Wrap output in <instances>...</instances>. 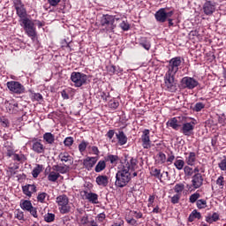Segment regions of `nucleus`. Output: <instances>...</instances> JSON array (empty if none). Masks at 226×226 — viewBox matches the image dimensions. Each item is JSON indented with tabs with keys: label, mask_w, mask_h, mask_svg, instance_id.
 Wrapping results in <instances>:
<instances>
[{
	"label": "nucleus",
	"mask_w": 226,
	"mask_h": 226,
	"mask_svg": "<svg viewBox=\"0 0 226 226\" xmlns=\"http://www.w3.org/2000/svg\"><path fill=\"white\" fill-rule=\"evenodd\" d=\"M135 169H137V159L131 158L130 161H125L123 168L116 174V186L124 188L132 180V171Z\"/></svg>",
	"instance_id": "f257e3e1"
},
{
	"label": "nucleus",
	"mask_w": 226,
	"mask_h": 226,
	"mask_svg": "<svg viewBox=\"0 0 226 226\" xmlns=\"http://www.w3.org/2000/svg\"><path fill=\"white\" fill-rule=\"evenodd\" d=\"M119 22H121L120 18L109 14H103L102 17H101L100 21L103 31H106V33H112V31H114V28L117 26V24H119Z\"/></svg>",
	"instance_id": "f03ea898"
},
{
	"label": "nucleus",
	"mask_w": 226,
	"mask_h": 226,
	"mask_svg": "<svg viewBox=\"0 0 226 226\" xmlns=\"http://www.w3.org/2000/svg\"><path fill=\"white\" fill-rule=\"evenodd\" d=\"M56 202L58 206V209L61 215H68L72 211V207L70 206V199L66 194H62L56 197Z\"/></svg>",
	"instance_id": "7ed1b4c3"
},
{
	"label": "nucleus",
	"mask_w": 226,
	"mask_h": 226,
	"mask_svg": "<svg viewBox=\"0 0 226 226\" xmlns=\"http://www.w3.org/2000/svg\"><path fill=\"white\" fill-rule=\"evenodd\" d=\"M22 26L25 29V33L31 38L33 41L36 40L37 33H36V27H34V22L33 20L25 18L21 19Z\"/></svg>",
	"instance_id": "20e7f679"
},
{
	"label": "nucleus",
	"mask_w": 226,
	"mask_h": 226,
	"mask_svg": "<svg viewBox=\"0 0 226 226\" xmlns=\"http://www.w3.org/2000/svg\"><path fill=\"white\" fill-rule=\"evenodd\" d=\"M176 74H170L169 72H166L164 76L165 87L170 93H176V91H177V82H176V79L174 78Z\"/></svg>",
	"instance_id": "39448f33"
},
{
	"label": "nucleus",
	"mask_w": 226,
	"mask_h": 226,
	"mask_svg": "<svg viewBox=\"0 0 226 226\" xmlns=\"http://www.w3.org/2000/svg\"><path fill=\"white\" fill-rule=\"evenodd\" d=\"M71 80L73 82L75 87H82L87 82V75L82 72H73L71 74Z\"/></svg>",
	"instance_id": "423d86ee"
},
{
	"label": "nucleus",
	"mask_w": 226,
	"mask_h": 226,
	"mask_svg": "<svg viewBox=\"0 0 226 226\" xmlns=\"http://www.w3.org/2000/svg\"><path fill=\"white\" fill-rule=\"evenodd\" d=\"M6 86L9 91L14 94H24L26 93V87L19 81H9Z\"/></svg>",
	"instance_id": "0eeeda50"
},
{
	"label": "nucleus",
	"mask_w": 226,
	"mask_h": 226,
	"mask_svg": "<svg viewBox=\"0 0 226 226\" xmlns=\"http://www.w3.org/2000/svg\"><path fill=\"white\" fill-rule=\"evenodd\" d=\"M181 56L173 57L169 61V64L167 66L168 71L167 73H170L172 75H176L177 72H179V66H181Z\"/></svg>",
	"instance_id": "6e6552de"
},
{
	"label": "nucleus",
	"mask_w": 226,
	"mask_h": 226,
	"mask_svg": "<svg viewBox=\"0 0 226 226\" xmlns=\"http://www.w3.org/2000/svg\"><path fill=\"white\" fill-rule=\"evenodd\" d=\"M182 89H195L199 86V81L192 77L185 76L180 81Z\"/></svg>",
	"instance_id": "1a4fd4ad"
},
{
	"label": "nucleus",
	"mask_w": 226,
	"mask_h": 226,
	"mask_svg": "<svg viewBox=\"0 0 226 226\" xmlns=\"http://www.w3.org/2000/svg\"><path fill=\"white\" fill-rule=\"evenodd\" d=\"M172 15H174L173 11L167 12L165 11V8H161L159 11L155 12L154 17L157 22H161L162 24H163V22H167V19H170Z\"/></svg>",
	"instance_id": "9d476101"
},
{
	"label": "nucleus",
	"mask_w": 226,
	"mask_h": 226,
	"mask_svg": "<svg viewBox=\"0 0 226 226\" xmlns=\"http://www.w3.org/2000/svg\"><path fill=\"white\" fill-rule=\"evenodd\" d=\"M195 124H197V120L192 119L191 122H186L182 124L181 132L186 137H190L195 130Z\"/></svg>",
	"instance_id": "9b49d317"
},
{
	"label": "nucleus",
	"mask_w": 226,
	"mask_h": 226,
	"mask_svg": "<svg viewBox=\"0 0 226 226\" xmlns=\"http://www.w3.org/2000/svg\"><path fill=\"white\" fill-rule=\"evenodd\" d=\"M149 129H145L142 132L141 142L144 149H151V139L149 138Z\"/></svg>",
	"instance_id": "f8f14e48"
},
{
	"label": "nucleus",
	"mask_w": 226,
	"mask_h": 226,
	"mask_svg": "<svg viewBox=\"0 0 226 226\" xmlns=\"http://www.w3.org/2000/svg\"><path fill=\"white\" fill-rule=\"evenodd\" d=\"M32 150L37 154H42L45 153V146L41 144V139L32 140Z\"/></svg>",
	"instance_id": "ddd939ff"
},
{
	"label": "nucleus",
	"mask_w": 226,
	"mask_h": 226,
	"mask_svg": "<svg viewBox=\"0 0 226 226\" xmlns=\"http://www.w3.org/2000/svg\"><path fill=\"white\" fill-rule=\"evenodd\" d=\"M203 184H204V177H202V174L198 173V174H195V175L192 177V186L195 190L200 188V186H202Z\"/></svg>",
	"instance_id": "4468645a"
},
{
	"label": "nucleus",
	"mask_w": 226,
	"mask_h": 226,
	"mask_svg": "<svg viewBox=\"0 0 226 226\" xmlns=\"http://www.w3.org/2000/svg\"><path fill=\"white\" fill-rule=\"evenodd\" d=\"M215 10L216 7L215 5V3L211 1H207L203 5V11L205 15H211L212 13H215Z\"/></svg>",
	"instance_id": "2eb2a0df"
},
{
	"label": "nucleus",
	"mask_w": 226,
	"mask_h": 226,
	"mask_svg": "<svg viewBox=\"0 0 226 226\" xmlns=\"http://www.w3.org/2000/svg\"><path fill=\"white\" fill-rule=\"evenodd\" d=\"M98 159H96L95 157H87L83 161V166L85 167V169H87V170H91V169H93L94 165H96Z\"/></svg>",
	"instance_id": "dca6fc26"
},
{
	"label": "nucleus",
	"mask_w": 226,
	"mask_h": 226,
	"mask_svg": "<svg viewBox=\"0 0 226 226\" xmlns=\"http://www.w3.org/2000/svg\"><path fill=\"white\" fill-rule=\"evenodd\" d=\"M58 158L67 165H73V157L68 152H62L59 154Z\"/></svg>",
	"instance_id": "f3484780"
},
{
	"label": "nucleus",
	"mask_w": 226,
	"mask_h": 226,
	"mask_svg": "<svg viewBox=\"0 0 226 226\" xmlns=\"http://www.w3.org/2000/svg\"><path fill=\"white\" fill-rule=\"evenodd\" d=\"M83 197L92 204H98V194L94 192H87V191H84Z\"/></svg>",
	"instance_id": "a211bd4d"
},
{
	"label": "nucleus",
	"mask_w": 226,
	"mask_h": 226,
	"mask_svg": "<svg viewBox=\"0 0 226 226\" xmlns=\"http://www.w3.org/2000/svg\"><path fill=\"white\" fill-rule=\"evenodd\" d=\"M24 195L26 197H32L33 193H36V185H26L22 187Z\"/></svg>",
	"instance_id": "6ab92c4d"
},
{
	"label": "nucleus",
	"mask_w": 226,
	"mask_h": 226,
	"mask_svg": "<svg viewBox=\"0 0 226 226\" xmlns=\"http://www.w3.org/2000/svg\"><path fill=\"white\" fill-rule=\"evenodd\" d=\"M95 181L98 185V186H102L105 188V186L109 185V177L105 175H100L95 178Z\"/></svg>",
	"instance_id": "aec40b11"
},
{
	"label": "nucleus",
	"mask_w": 226,
	"mask_h": 226,
	"mask_svg": "<svg viewBox=\"0 0 226 226\" xmlns=\"http://www.w3.org/2000/svg\"><path fill=\"white\" fill-rule=\"evenodd\" d=\"M197 162V154L195 152H190L188 154V156L185 157V162L190 167H193L195 165V162Z\"/></svg>",
	"instance_id": "412c9836"
},
{
	"label": "nucleus",
	"mask_w": 226,
	"mask_h": 226,
	"mask_svg": "<svg viewBox=\"0 0 226 226\" xmlns=\"http://www.w3.org/2000/svg\"><path fill=\"white\" fill-rule=\"evenodd\" d=\"M151 176H154V177H156V179H159L162 183V177H163V174H165V176H169V173L167 171H163V173H162V170L159 169H152L151 172H150Z\"/></svg>",
	"instance_id": "4be33fe9"
},
{
	"label": "nucleus",
	"mask_w": 226,
	"mask_h": 226,
	"mask_svg": "<svg viewBox=\"0 0 226 226\" xmlns=\"http://www.w3.org/2000/svg\"><path fill=\"white\" fill-rule=\"evenodd\" d=\"M116 137L118 140L119 146H124L126 142H128V137H126V134L123 131L118 132V133L116 134Z\"/></svg>",
	"instance_id": "5701e85b"
},
{
	"label": "nucleus",
	"mask_w": 226,
	"mask_h": 226,
	"mask_svg": "<svg viewBox=\"0 0 226 226\" xmlns=\"http://www.w3.org/2000/svg\"><path fill=\"white\" fill-rule=\"evenodd\" d=\"M43 140L46 142V144H54L56 142V136L52 134L51 132H46L42 136Z\"/></svg>",
	"instance_id": "b1692460"
},
{
	"label": "nucleus",
	"mask_w": 226,
	"mask_h": 226,
	"mask_svg": "<svg viewBox=\"0 0 226 226\" xmlns=\"http://www.w3.org/2000/svg\"><path fill=\"white\" fill-rule=\"evenodd\" d=\"M68 169L69 167L67 165L61 166L56 164L52 166V170L58 174H66V172H68Z\"/></svg>",
	"instance_id": "393cba45"
},
{
	"label": "nucleus",
	"mask_w": 226,
	"mask_h": 226,
	"mask_svg": "<svg viewBox=\"0 0 226 226\" xmlns=\"http://www.w3.org/2000/svg\"><path fill=\"white\" fill-rule=\"evenodd\" d=\"M19 206L24 211H29L33 207V203L27 200H21Z\"/></svg>",
	"instance_id": "a878e982"
},
{
	"label": "nucleus",
	"mask_w": 226,
	"mask_h": 226,
	"mask_svg": "<svg viewBox=\"0 0 226 226\" xmlns=\"http://www.w3.org/2000/svg\"><path fill=\"white\" fill-rule=\"evenodd\" d=\"M16 11H17V15L18 17H19V19H27V11H26V8L23 6L21 7H16Z\"/></svg>",
	"instance_id": "bb28decb"
},
{
	"label": "nucleus",
	"mask_w": 226,
	"mask_h": 226,
	"mask_svg": "<svg viewBox=\"0 0 226 226\" xmlns=\"http://www.w3.org/2000/svg\"><path fill=\"white\" fill-rule=\"evenodd\" d=\"M41 172H43V165L36 164L32 171V176L33 177L36 178L38 176H40V174H41Z\"/></svg>",
	"instance_id": "cd10ccee"
},
{
	"label": "nucleus",
	"mask_w": 226,
	"mask_h": 226,
	"mask_svg": "<svg viewBox=\"0 0 226 226\" xmlns=\"http://www.w3.org/2000/svg\"><path fill=\"white\" fill-rule=\"evenodd\" d=\"M166 124L173 130H179V124H177V118L176 117L170 119Z\"/></svg>",
	"instance_id": "c85d7f7f"
},
{
	"label": "nucleus",
	"mask_w": 226,
	"mask_h": 226,
	"mask_svg": "<svg viewBox=\"0 0 226 226\" xmlns=\"http://www.w3.org/2000/svg\"><path fill=\"white\" fill-rule=\"evenodd\" d=\"M155 162L158 165H163V163L167 162V155H165V154L162 152L159 153L156 156Z\"/></svg>",
	"instance_id": "c756f323"
},
{
	"label": "nucleus",
	"mask_w": 226,
	"mask_h": 226,
	"mask_svg": "<svg viewBox=\"0 0 226 226\" xmlns=\"http://www.w3.org/2000/svg\"><path fill=\"white\" fill-rule=\"evenodd\" d=\"M59 177H61V174L56 171H51L48 176V181H50L51 183H56V181H57Z\"/></svg>",
	"instance_id": "7c9ffc66"
},
{
	"label": "nucleus",
	"mask_w": 226,
	"mask_h": 226,
	"mask_svg": "<svg viewBox=\"0 0 226 226\" xmlns=\"http://www.w3.org/2000/svg\"><path fill=\"white\" fill-rule=\"evenodd\" d=\"M106 162H109L110 163H112L113 165L117 164V162H119V156L117 155H114V154H109L106 158H105Z\"/></svg>",
	"instance_id": "2f4dec72"
},
{
	"label": "nucleus",
	"mask_w": 226,
	"mask_h": 226,
	"mask_svg": "<svg viewBox=\"0 0 226 226\" xmlns=\"http://www.w3.org/2000/svg\"><path fill=\"white\" fill-rule=\"evenodd\" d=\"M174 167H176L177 170H183V169H185V162L181 159H176Z\"/></svg>",
	"instance_id": "473e14b6"
},
{
	"label": "nucleus",
	"mask_w": 226,
	"mask_h": 226,
	"mask_svg": "<svg viewBox=\"0 0 226 226\" xmlns=\"http://www.w3.org/2000/svg\"><path fill=\"white\" fill-rule=\"evenodd\" d=\"M105 167H107L105 161H99L95 166L94 170L95 172H102V170H105Z\"/></svg>",
	"instance_id": "72a5a7b5"
},
{
	"label": "nucleus",
	"mask_w": 226,
	"mask_h": 226,
	"mask_svg": "<svg viewBox=\"0 0 226 226\" xmlns=\"http://www.w3.org/2000/svg\"><path fill=\"white\" fill-rule=\"evenodd\" d=\"M196 206L198 209H206L207 207V201H206V200H198Z\"/></svg>",
	"instance_id": "f704fd0d"
},
{
	"label": "nucleus",
	"mask_w": 226,
	"mask_h": 226,
	"mask_svg": "<svg viewBox=\"0 0 226 226\" xmlns=\"http://www.w3.org/2000/svg\"><path fill=\"white\" fill-rule=\"evenodd\" d=\"M49 197L47 192H39L37 195V202H41V204H45V200Z\"/></svg>",
	"instance_id": "c9c22d12"
},
{
	"label": "nucleus",
	"mask_w": 226,
	"mask_h": 226,
	"mask_svg": "<svg viewBox=\"0 0 226 226\" xmlns=\"http://www.w3.org/2000/svg\"><path fill=\"white\" fill-rule=\"evenodd\" d=\"M139 45L143 47V49H145L146 50H149V49H151V42H149V41H147V39L146 38H142Z\"/></svg>",
	"instance_id": "e433bc0d"
},
{
	"label": "nucleus",
	"mask_w": 226,
	"mask_h": 226,
	"mask_svg": "<svg viewBox=\"0 0 226 226\" xmlns=\"http://www.w3.org/2000/svg\"><path fill=\"white\" fill-rule=\"evenodd\" d=\"M56 220V215L52 213H48L44 215V221L47 222V223H50Z\"/></svg>",
	"instance_id": "4c0bfd02"
},
{
	"label": "nucleus",
	"mask_w": 226,
	"mask_h": 226,
	"mask_svg": "<svg viewBox=\"0 0 226 226\" xmlns=\"http://www.w3.org/2000/svg\"><path fill=\"white\" fill-rule=\"evenodd\" d=\"M73 142H75L73 137H67L64 140V145L65 147H72V146H73Z\"/></svg>",
	"instance_id": "58836bf2"
},
{
	"label": "nucleus",
	"mask_w": 226,
	"mask_h": 226,
	"mask_svg": "<svg viewBox=\"0 0 226 226\" xmlns=\"http://www.w3.org/2000/svg\"><path fill=\"white\" fill-rule=\"evenodd\" d=\"M175 192L178 195H181L183 192V190H185V185L184 184H177L174 187Z\"/></svg>",
	"instance_id": "ea45409f"
},
{
	"label": "nucleus",
	"mask_w": 226,
	"mask_h": 226,
	"mask_svg": "<svg viewBox=\"0 0 226 226\" xmlns=\"http://www.w3.org/2000/svg\"><path fill=\"white\" fill-rule=\"evenodd\" d=\"M199 199H200V193L195 192L190 196L189 200L191 204H195Z\"/></svg>",
	"instance_id": "a19ab883"
},
{
	"label": "nucleus",
	"mask_w": 226,
	"mask_h": 226,
	"mask_svg": "<svg viewBox=\"0 0 226 226\" xmlns=\"http://www.w3.org/2000/svg\"><path fill=\"white\" fill-rule=\"evenodd\" d=\"M206 104H204L203 102H197L192 110H194V112H200V110H202V109H205Z\"/></svg>",
	"instance_id": "79ce46f5"
},
{
	"label": "nucleus",
	"mask_w": 226,
	"mask_h": 226,
	"mask_svg": "<svg viewBox=\"0 0 226 226\" xmlns=\"http://www.w3.org/2000/svg\"><path fill=\"white\" fill-rule=\"evenodd\" d=\"M87 146H89V143L86 140L81 141V143L79 145V153H84L86 149L87 148Z\"/></svg>",
	"instance_id": "37998d69"
},
{
	"label": "nucleus",
	"mask_w": 226,
	"mask_h": 226,
	"mask_svg": "<svg viewBox=\"0 0 226 226\" xmlns=\"http://www.w3.org/2000/svg\"><path fill=\"white\" fill-rule=\"evenodd\" d=\"M12 158L14 162H26V156L24 154H14Z\"/></svg>",
	"instance_id": "c03bdc74"
},
{
	"label": "nucleus",
	"mask_w": 226,
	"mask_h": 226,
	"mask_svg": "<svg viewBox=\"0 0 226 226\" xmlns=\"http://www.w3.org/2000/svg\"><path fill=\"white\" fill-rule=\"evenodd\" d=\"M109 107H110V109H116L117 107H119V102H117L116 99H113L109 101Z\"/></svg>",
	"instance_id": "a18cd8bd"
},
{
	"label": "nucleus",
	"mask_w": 226,
	"mask_h": 226,
	"mask_svg": "<svg viewBox=\"0 0 226 226\" xmlns=\"http://www.w3.org/2000/svg\"><path fill=\"white\" fill-rule=\"evenodd\" d=\"M184 172L188 177L193 176V169H192L190 166H185Z\"/></svg>",
	"instance_id": "49530a36"
},
{
	"label": "nucleus",
	"mask_w": 226,
	"mask_h": 226,
	"mask_svg": "<svg viewBox=\"0 0 226 226\" xmlns=\"http://www.w3.org/2000/svg\"><path fill=\"white\" fill-rule=\"evenodd\" d=\"M120 27L123 31H128L130 29V24H128V21H122Z\"/></svg>",
	"instance_id": "de8ad7c7"
},
{
	"label": "nucleus",
	"mask_w": 226,
	"mask_h": 226,
	"mask_svg": "<svg viewBox=\"0 0 226 226\" xmlns=\"http://www.w3.org/2000/svg\"><path fill=\"white\" fill-rule=\"evenodd\" d=\"M181 199V194H175L171 197V204H179V200Z\"/></svg>",
	"instance_id": "09e8293b"
},
{
	"label": "nucleus",
	"mask_w": 226,
	"mask_h": 226,
	"mask_svg": "<svg viewBox=\"0 0 226 226\" xmlns=\"http://www.w3.org/2000/svg\"><path fill=\"white\" fill-rule=\"evenodd\" d=\"M219 169L221 170H226V157H224L219 163H218Z\"/></svg>",
	"instance_id": "8fccbe9b"
},
{
	"label": "nucleus",
	"mask_w": 226,
	"mask_h": 226,
	"mask_svg": "<svg viewBox=\"0 0 226 226\" xmlns=\"http://www.w3.org/2000/svg\"><path fill=\"white\" fill-rule=\"evenodd\" d=\"M28 212H30V215H32L34 218H38V210L36 209V207H32L30 210H28Z\"/></svg>",
	"instance_id": "3c124183"
},
{
	"label": "nucleus",
	"mask_w": 226,
	"mask_h": 226,
	"mask_svg": "<svg viewBox=\"0 0 226 226\" xmlns=\"http://www.w3.org/2000/svg\"><path fill=\"white\" fill-rule=\"evenodd\" d=\"M15 218H17V220H24V212L17 210L15 213Z\"/></svg>",
	"instance_id": "603ef678"
},
{
	"label": "nucleus",
	"mask_w": 226,
	"mask_h": 226,
	"mask_svg": "<svg viewBox=\"0 0 226 226\" xmlns=\"http://www.w3.org/2000/svg\"><path fill=\"white\" fill-rule=\"evenodd\" d=\"M125 222L129 223V225H135L137 223V220L133 217H125Z\"/></svg>",
	"instance_id": "864d4df0"
},
{
	"label": "nucleus",
	"mask_w": 226,
	"mask_h": 226,
	"mask_svg": "<svg viewBox=\"0 0 226 226\" xmlns=\"http://www.w3.org/2000/svg\"><path fill=\"white\" fill-rule=\"evenodd\" d=\"M131 215L132 216H133L134 218H137L138 220L142 218V214L140 212L131 211Z\"/></svg>",
	"instance_id": "5fc2aeb1"
},
{
	"label": "nucleus",
	"mask_w": 226,
	"mask_h": 226,
	"mask_svg": "<svg viewBox=\"0 0 226 226\" xmlns=\"http://www.w3.org/2000/svg\"><path fill=\"white\" fill-rule=\"evenodd\" d=\"M34 100H35L36 102H41V100H43V95H41V94L40 93L34 94Z\"/></svg>",
	"instance_id": "6e6d98bb"
},
{
	"label": "nucleus",
	"mask_w": 226,
	"mask_h": 226,
	"mask_svg": "<svg viewBox=\"0 0 226 226\" xmlns=\"http://www.w3.org/2000/svg\"><path fill=\"white\" fill-rule=\"evenodd\" d=\"M48 2L50 6H57L61 3V0H48Z\"/></svg>",
	"instance_id": "4d7b16f0"
},
{
	"label": "nucleus",
	"mask_w": 226,
	"mask_h": 226,
	"mask_svg": "<svg viewBox=\"0 0 226 226\" xmlns=\"http://www.w3.org/2000/svg\"><path fill=\"white\" fill-rule=\"evenodd\" d=\"M24 6V4H22V0H14V8H20Z\"/></svg>",
	"instance_id": "13d9d810"
},
{
	"label": "nucleus",
	"mask_w": 226,
	"mask_h": 226,
	"mask_svg": "<svg viewBox=\"0 0 226 226\" xmlns=\"http://www.w3.org/2000/svg\"><path fill=\"white\" fill-rule=\"evenodd\" d=\"M192 215L194 216V219L197 218L198 220H200V218H202V215L197 210L192 211Z\"/></svg>",
	"instance_id": "bf43d9fd"
},
{
	"label": "nucleus",
	"mask_w": 226,
	"mask_h": 226,
	"mask_svg": "<svg viewBox=\"0 0 226 226\" xmlns=\"http://www.w3.org/2000/svg\"><path fill=\"white\" fill-rule=\"evenodd\" d=\"M108 72L110 75H114V73H116V66L114 65H109L108 67Z\"/></svg>",
	"instance_id": "052dcab7"
},
{
	"label": "nucleus",
	"mask_w": 226,
	"mask_h": 226,
	"mask_svg": "<svg viewBox=\"0 0 226 226\" xmlns=\"http://www.w3.org/2000/svg\"><path fill=\"white\" fill-rule=\"evenodd\" d=\"M223 176H220L216 180V185L219 186H223Z\"/></svg>",
	"instance_id": "680f3d73"
},
{
	"label": "nucleus",
	"mask_w": 226,
	"mask_h": 226,
	"mask_svg": "<svg viewBox=\"0 0 226 226\" xmlns=\"http://www.w3.org/2000/svg\"><path fill=\"white\" fill-rule=\"evenodd\" d=\"M218 220H220V215H218V213L215 212L212 215V222H218Z\"/></svg>",
	"instance_id": "e2e57ef3"
},
{
	"label": "nucleus",
	"mask_w": 226,
	"mask_h": 226,
	"mask_svg": "<svg viewBox=\"0 0 226 226\" xmlns=\"http://www.w3.org/2000/svg\"><path fill=\"white\" fill-rule=\"evenodd\" d=\"M92 153L93 154L98 156V154H100V150H98V147H92Z\"/></svg>",
	"instance_id": "0e129e2a"
},
{
	"label": "nucleus",
	"mask_w": 226,
	"mask_h": 226,
	"mask_svg": "<svg viewBox=\"0 0 226 226\" xmlns=\"http://www.w3.org/2000/svg\"><path fill=\"white\" fill-rule=\"evenodd\" d=\"M115 133H116V132H114V130H109V131L107 132L106 135H107L108 139H113Z\"/></svg>",
	"instance_id": "69168bd1"
},
{
	"label": "nucleus",
	"mask_w": 226,
	"mask_h": 226,
	"mask_svg": "<svg viewBox=\"0 0 226 226\" xmlns=\"http://www.w3.org/2000/svg\"><path fill=\"white\" fill-rule=\"evenodd\" d=\"M176 159V156H174V154H170L168 159L166 160V162H168L169 163H172V162H174V160Z\"/></svg>",
	"instance_id": "338daca9"
},
{
	"label": "nucleus",
	"mask_w": 226,
	"mask_h": 226,
	"mask_svg": "<svg viewBox=\"0 0 226 226\" xmlns=\"http://www.w3.org/2000/svg\"><path fill=\"white\" fill-rule=\"evenodd\" d=\"M87 222H88L87 216H83V217L81 218V223H82V225H86V224L87 223Z\"/></svg>",
	"instance_id": "774afa93"
}]
</instances>
